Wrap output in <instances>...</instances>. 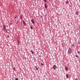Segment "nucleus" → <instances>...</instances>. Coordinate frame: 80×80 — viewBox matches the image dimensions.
Here are the masks:
<instances>
[{
    "label": "nucleus",
    "mask_w": 80,
    "mask_h": 80,
    "mask_svg": "<svg viewBox=\"0 0 80 80\" xmlns=\"http://www.w3.org/2000/svg\"><path fill=\"white\" fill-rule=\"evenodd\" d=\"M17 41L18 43V45H20V40H19V39L18 38H17Z\"/></svg>",
    "instance_id": "1"
},
{
    "label": "nucleus",
    "mask_w": 80,
    "mask_h": 80,
    "mask_svg": "<svg viewBox=\"0 0 80 80\" xmlns=\"http://www.w3.org/2000/svg\"><path fill=\"white\" fill-rule=\"evenodd\" d=\"M68 52L69 53H71V52H72V49L71 48H69Z\"/></svg>",
    "instance_id": "2"
},
{
    "label": "nucleus",
    "mask_w": 80,
    "mask_h": 80,
    "mask_svg": "<svg viewBox=\"0 0 80 80\" xmlns=\"http://www.w3.org/2000/svg\"><path fill=\"white\" fill-rule=\"evenodd\" d=\"M45 7L47 9V4L46 3L44 5Z\"/></svg>",
    "instance_id": "3"
},
{
    "label": "nucleus",
    "mask_w": 80,
    "mask_h": 80,
    "mask_svg": "<svg viewBox=\"0 0 80 80\" xmlns=\"http://www.w3.org/2000/svg\"><path fill=\"white\" fill-rule=\"evenodd\" d=\"M53 68L54 70H55V69H56V65H54L53 67Z\"/></svg>",
    "instance_id": "4"
},
{
    "label": "nucleus",
    "mask_w": 80,
    "mask_h": 80,
    "mask_svg": "<svg viewBox=\"0 0 80 80\" xmlns=\"http://www.w3.org/2000/svg\"><path fill=\"white\" fill-rule=\"evenodd\" d=\"M3 29H4V30H6V29L5 28L6 27V26L5 25H3Z\"/></svg>",
    "instance_id": "5"
},
{
    "label": "nucleus",
    "mask_w": 80,
    "mask_h": 80,
    "mask_svg": "<svg viewBox=\"0 0 80 80\" xmlns=\"http://www.w3.org/2000/svg\"><path fill=\"white\" fill-rule=\"evenodd\" d=\"M66 77L67 78H68V74H66Z\"/></svg>",
    "instance_id": "6"
},
{
    "label": "nucleus",
    "mask_w": 80,
    "mask_h": 80,
    "mask_svg": "<svg viewBox=\"0 0 80 80\" xmlns=\"http://www.w3.org/2000/svg\"><path fill=\"white\" fill-rule=\"evenodd\" d=\"M31 22H32V23H33V24L34 23V21H33V20L32 19L31 20Z\"/></svg>",
    "instance_id": "7"
},
{
    "label": "nucleus",
    "mask_w": 80,
    "mask_h": 80,
    "mask_svg": "<svg viewBox=\"0 0 80 80\" xmlns=\"http://www.w3.org/2000/svg\"><path fill=\"white\" fill-rule=\"evenodd\" d=\"M66 70H68V68H67V67H66L65 68Z\"/></svg>",
    "instance_id": "8"
},
{
    "label": "nucleus",
    "mask_w": 80,
    "mask_h": 80,
    "mask_svg": "<svg viewBox=\"0 0 80 80\" xmlns=\"http://www.w3.org/2000/svg\"><path fill=\"white\" fill-rule=\"evenodd\" d=\"M69 2H68V1H67L66 2V4H68V3Z\"/></svg>",
    "instance_id": "9"
},
{
    "label": "nucleus",
    "mask_w": 80,
    "mask_h": 80,
    "mask_svg": "<svg viewBox=\"0 0 80 80\" xmlns=\"http://www.w3.org/2000/svg\"><path fill=\"white\" fill-rule=\"evenodd\" d=\"M31 52H32V54H33V53H34V52H33V50H31Z\"/></svg>",
    "instance_id": "10"
},
{
    "label": "nucleus",
    "mask_w": 80,
    "mask_h": 80,
    "mask_svg": "<svg viewBox=\"0 0 80 80\" xmlns=\"http://www.w3.org/2000/svg\"><path fill=\"white\" fill-rule=\"evenodd\" d=\"M35 68L37 70H38V69L37 68V66L35 67Z\"/></svg>",
    "instance_id": "11"
},
{
    "label": "nucleus",
    "mask_w": 80,
    "mask_h": 80,
    "mask_svg": "<svg viewBox=\"0 0 80 80\" xmlns=\"http://www.w3.org/2000/svg\"><path fill=\"white\" fill-rule=\"evenodd\" d=\"M76 15H78V12H76Z\"/></svg>",
    "instance_id": "12"
},
{
    "label": "nucleus",
    "mask_w": 80,
    "mask_h": 80,
    "mask_svg": "<svg viewBox=\"0 0 80 80\" xmlns=\"http://www.w3.org/2000/svg\"><path fill=\"white\" fill-rule=\"evenodd\" d=\"M23 23L25 25V21H23Z\"/></svg>",
    "instance_id": "13"
},
{
    "label": "nucleus",
    "mask_w": 80,
    "mask_h": 80,
    "mask_svg": "<svg viewBox=\"0 0 80 80\" xmlns=\"http://www.w3.org/2000/svg\"><path fill=\"white\" fill-rule=\"evenodd\" d=\"M15 80H18V78H16V79H15Z\"/></svg>",
    "instance_id": "14"
},
{
    "label": "nucleus",
    "mask_w": 80,
    "mask_h": 80,
    "mask_svg": "<svg viewBox=\"0 0 80 80\" xmlns=\"http://www.w3.org/2000/svg\"><path fill=\"white\" fill-rule=\"evenodd\" d=\"M44 2H45V3H47V1H46V0H44Z\"/></svg>",
    "instance_id": "15"
},
{
    "label": "nucleus",
    "mask_w": 80,
    "mask_h": 80,
    "mask_svg": "<svg viewBox=\"0 0 80 80\" xmlns=\"http://www.w3.org/2000/svg\"><path fill=\"white\" fill-rule=\"evenodd\" d=\"M30 28H31V29H32H32H33V27H30Z\"/></svg>",
    "instance_id": "16"
},
{
    "label": "nucleus",
    "mask_w": 80,
    "mask_h": 80,
    "mask_svg": "<svg viewBox=\"0 0 80 80\" xmlns=\"http://www.w3.org/2000/svg\"><path fill=\"white\" fill-rule=\"evenodd\" d=\"M41 65H42V66H43V63H42Z\"/></svg>",
    "instance_id": "17"
},
{
    "label": "nucleus",
    "mask_w": 80,
    "mask_h": 80,
    "mask_svg": "<svg viewBox=\"0 0 80 80\" xmlns=\"http://www.w3.org/2000/svg\"><path fill=\"white\" fill-rule=\"evenodd\" d=\"M12 25V23H10V25Z\"/></svg>",
    "instance_id": "18"
},
{
    "label": "nucleus",
    "mask_w": 80,
    "mask_h": 80,
    "mask_svg": "<svg viewBox=\"0 0 80 80\" xmlns=\"http://www.w3.org/2000/svg\"><path fill=\"white\" fill-rule=\"evenodd\" d=\"M5 30L6 32H8V31H7V29Z\"/></svg>",
    "instance_id": "19"
},
{
    "label": "nucleus",
    "mask_w": 80,
    "mask_h": 80,
    "mask_svg": "<svg viewBox=\"0 0 80 80\" xmlns=\"http://www.w3.org/2000/svg\"><path fill=\"white\" fill-rule=\"evenodd\" d=\"M13 70H15V68H13Z\"/></svg>",
    "instance_id": "20"
},
{
    "label": "nucleus",
    "mask_w": 80,
    "mask_h": 80,
    "mask_svg": "<svg viewBox=\"0 0 80 80\" xmlns=\"http://www.w3.org/2000/svg\"><path fill=\"white\" fill-rule=\"evenodd\" d=\"M79 56H78L77 55H76V57H78Z\"/></svg>",
    "instance_id": "21"
},
{
    "label": "nucleus",
    "mask_w": 80,
    "mask_h": 80,
    "mask_svg": "<svg viewBox=\"0 0 80 80\" xmlns=\"http://www.w3.org/2000/svg\"><path fill=\"white\" fill-rule=\"evenodd\" d=\"M74 46V45L73 44H72V46Z\"/></svg>",
    "instance_id": "22"
},
{
    "label": "nucleus",
    "mask_w": 80,
    "mask_h": 80,
    "mask_svg": "<svg viewBox=\"0 0 80 80\" xmlns=\"http://www.w3.org/2000/svg\"><path fill=\"white\" fill-rule=\"evenodd\" d=\"M15 18H17V16H16V17H15Z\"/></svg>",
    "instance_id": "23"
},
{
    "label": "nucleus",
    "mask_w": 80,
    "mask_h": 80,
    "mask_svg": "<svg viewBox=\"0 0 80 80\" xmlns=\"http://www.w3.org/2000/svg\"><path fill=\"white\" fill-rule=\"evenodd\" d=\"M76 80H78V79H76Z\"/></svg>",
    "instance_id": "24"
},
{
    "label": "nucleus",
    "mask_w": 80,
    "mask_h": 80,
    "mask_svg": "<svg viewBox=\"0 0 80 80\" xmlns=\"http://www.w3.org/2000/svg\"><path fill=\"white\" fill-rule=\"evenodd\" d=\"M78 53H80V52H78Z\"/></svg>",
    "instance_id": "25"
}]
</instances>
